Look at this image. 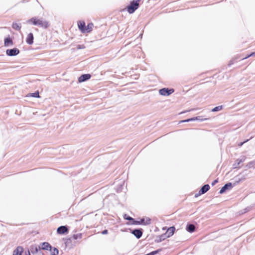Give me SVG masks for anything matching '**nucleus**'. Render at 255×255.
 Instances as JSON below:
<instances>
[{
  "instance_id": "13",
  "label": "nucleus",
  "mask_w": 255,
  "mask_h": 255,
  "mask_svg": "<svg viewBox=\"0 0 255 255\" xmlns=\"http://www.w3.org/2000/svg\"><path fill=\"white\" fill-rule=\"evenodd\" d=\"M41 249L44 250H48L51 249V246L47 242H44L40 245V249Z\"/></svg>"
},
{
  "instance_id": "4",
  "label": "nucleus",
  "mask_w": 255,
  "mask_h": 255,
  "mask_svg": "<svg viewBox=\"0 0 255 255\" xmlns=\"http://www.w3.org/2000/svg\"><path fill=\"white\" fill-rule=\"evenodd\" d=\"M19 53V50L16 48L13 49H7L6 51V54L8 56H13L17 55Z\"/></svg>"
},
{
  "instance_id": "10",
  "label": "nucleus",
  "mask_w": 255,
  "mask_h": 255,
  "mask_svg": "<svg viewBox=\"0 0 255 255\" xmlns=\"http://www.w3.org/2000/svg\"><path fill=\"white\" fill-rule=\"evenodd\" d=\"M91 78L90 74H83L78 78V81L79 82H84Z\"/></svg>"
},
{
  "instance_id": "20",
  "label": "nucleus",
  "mask_w": 255,
  "mask_h": 255,
  "mask_svg": "<svg viewBox=\"0 0 255 255\" xmlns=\"http://www.w3.org/2000/svg\"><path fill=\"white\" fill-rule=\"evenodd\" d=\"M195 226L193 224H190L188 225L186 228L187 231L190 233L193 232L195 231Z\"/></svg>"
},
{
  "instance_id": "6",
  "label": "nucleus",
  "mask_w": 255,
  "mask_h": 255,
  "mask_svg": "<svg viewBox=\"0 0 255 255\" xmlns=\"http://www.w3.org/2000/svg\"><path fill=\"white\" fill-rule=\"evenodd\" d=\"M246 158V156H243L241 157L240 158L237 159L236 160L235 163L233 164L234 168H238L241 163H242L245 161Z\"/></svg>"
},
{
  "instance_id": "32",
  "label": "nucleus",
  "mask_w": 255,
  "mask_h": 255,
  "mask_svg": "<svg viewBox=\"0 0 255 255\" xmlns=\"http://www.w3.org/2000/svg\"><path fill=\"white\" fill-rule=\"evenodd\" d=\"M85 48V46L83 44H82V45H78L77 46V49H84Z\"/></svg>"
},
{
  "instance_id": "3",
  "label": "nucleus",
  "mask_w": 255,
  "mask_h": 255,
  "mask_svg": "<svg viewBox=\"0 0 255 255\" xmlns=\"http://www.w3.org/2000/svg\"><path fill=\"white\" fill-rule=\"evenodd\" d=\"M174 92L173 89H168V88H163L159 91V93L161 95L167 96Z\"/></svg>"
},
{
  "instance_id": "17",
  "label": "nucleus",
  "mask_w": 255,
  "mask_h": 255,
  "mask_svg": "<svg viewBox=\"0 0 255 255\" xmlns=\"http://www.w3.org/2000/svg\"><path fill=\"white\" fill-rule=\"evenodd\" d=\"M210 189V186L208 184L204 185L199 191V194H204L207 192Z\"/></svg>"
},
{
  "instance_id": "5",
  "label": "nucleus",
  "mask_w": 255,
  "mask_h": 255,
  "mask_svg": "<svg viewBox=\"0 0 255 255\" xmlns=\"http://www.w3.org/2000/svg\"><path fill=\"white\" fill-rule=\"evenodd\" d=\"M135 224H142L144 225H149L150 224V219L146 217L140 220V221H134Z\"/></svg>"
},
{
  "instance_id": "12",
  "label": "nucleus",
  "mask_w": 255,
  "mask_h": 255,
  "mask_svg": "<svg viewBox=\"0 0 255 255\" xmlns=\"http://www.w3.org/2000/svg\"><path fill=\"white\" fill-rule=\"evenodd\" d=\"M175 230V228L174 227H171L168 229L165 234L167 236V238H169L173 235Z\"/></svg>"
},
{
  "instance_id": "9",
  "label": "nucleus",
  "mask_w": 255,
  "mask_h": 255,
  "mask_svg": "<svg viewBox=\"0 0 255 255\" xmlns=\"http://www.w3.org/2000/svg\"><path fill=\"white\" fill-rule=\"evenodd\" d=\"M68 232V229L66 226H62L59 227L57 230V232L59 234H64Z\"/></svg>"
},
{
  "instance_id": "35",
  "label": "nucleus",
  "mask_w": 255,
  "mask_h": 255,
  "mask_svg": "<svg viewBox=\"0 0 255 255\" xmlns=\"http://www.w3.org/2000/svg\"><path fill=\"white\" fill-rule=\"evenodd\" d=\"M248 140H247L246 141H244V142H241L239 144V146H241L245 142H246V141H247Z\"/></svg>"
},
{
  "instance_id": "22",
  "label": "nucleus",
  "mask_w": 255,
  "mask_h": 255,
  "mask_svg": "<svg viewBox=\"0 0 255 255\" xmlns=\"http://www.w3.org/2000/svg\"><path fill=\"white\" fill-rule=\"evenodd\" d=\"M82 238V234L81 233H79L77 234H75L73 236V238L74 240L81 239Z\"/></svg>"
},
{
  "instance_id": "28",
  "label": "nucleus",
  "mask_w": 255,
  "mask_h": 255,
  "mask_svg": "<svg viewBox=\"0 0 255 255\" xmlns=\"http://www.w3.org/2000/svg\"><path fill=\"white\" fill-rule=\"evenodd\" d=\"M30 96L35 97V98H39V94L38 92H36L35 93L31 94Z\"/></svg>"
},
{
  "instance_id": "8",
  "label": "nucleus",
  "mask_w": 255,
  "mask_h": 255,
  "mask_svg": "<svg viewBox=\"0 0 255 255\" xmlns=\"http://www.w3.org/2000/svg\"><path fill=\"white\" fill-rule=\"evenodd\" d=\"M23 252V248L21 246H18L13 251L12 255H21Z\"/></svg>"
},
{
  "instance_id": "18",
  "label": "nucleus",
  "mask_w": 255,
  "mask_h": 255,
  "mask_svg": "<svg viewBox=\"0 0 255 255\" xmlns=\"http://www.w3.org/2000/svg\"><path fill=\"white\" fill-rule=\"evenodd\" d=\"M78 28L80 30V31L82 33H83L84 30L85 28V26H86L85 22L82 21H79L78 23Z\"/></svg>"
},
{
  "instance_id": "19",
  "label": "nucleus",
  "mask_w": 255,
  "mask_h": 255,
  "mask_svg": "<svg viewBox=\"0 0 255 255\" xmlns=\"http://www.w3.org/2000/svg\"><path fill=\"white\" fill-rule=\"evenodd\" d=\"M4 44L5 46H8L9 45H12L13 42L9 37H7L5 38Z\"/></svg>"
},
{
  "instance_id": "31",
  "label": "nucleus",
  "mask_w": 255,
  "mask_h": 255,
  "mask_svg": "<svg viewBox=\"0 0 255 255\" xmlns=\"http://www.w3.org/2000/svg\"><path fill=\"white\" fill-rule=\"evenodd\" d=\"M198 118V119H197V121H204L206 120H208L209 118H204L202 119L200 116L197 117Z\"/></svg>"
},
{
  "instance_id": "36",
  "label": "nucleus",
  "mask_w": 255,
  "mask_h": 255,
  "mask_svg": "<svg viewBox=\"0 0 255 255\" xmlns=\"http://www.w3.org/2000/svg\"><path fill=\"white\" fill-rule=\"evenodd\" d=\"M26 255H30V252L28 251L27 254Z\"/></svg>"
},
{
  "instance_id": "24",
  "label": "nucleus",
  "mask_w": 255,
  "mask_h": 255,
  "mask_svg": "<svg viewBox=\"0 0 255 255\" xmlns=\"http://www.w3.org/2000/svg\"><path fill=\"white\" fill-rule=\"evenodd\" d=\"M50 250L51 251V255H58L59 251L57 249L54 248L53 250L51 249Z\"/></svg>"
},
{
  "instance_id": "11",
  "label": "nucleus",
  "mask_w": 255,
  "mask_h": 255,
  "mask_svg": "<svg viewBox=\"0 0 255 255\" xmlns=\"http://www.w3.org/2000/svg\"><path fill=\"white\" fill-rule=\"evenodd\" d=\"M33 35L32 33H29L26 37V42L27 44L31 45L33 43Z\"/></svg>"
},
{
  "instance_id": "30",
  "label": "nucleus",
  "mask_w": 255,
  "mask_h": 255,
  "mask_svg": "<svg viewBox=\"0 0 255 255\" xmlns=\"http://www.w3.org/2000/svg\"><path fill=\"white\" fill-rule=\"evenodd\" d=\"M251 56H255V52H253L251 54H250V55H248L247 56L242 58V59H246Z\"/></svg>"
},
{
  "instance_id": "23",
  "label": "nucleus",
  "mask_w": 255,
  "mask_h": 255,
  "mask_svg": "<svg viewBox=\"0 0 255 255\" xmlns=\"http://www.w3.org/2000/svg\"><path fill=\"white\" fill-rule=\"evenodd\" d=\"M197 119H198V118H197V117H196L192 118L191 119H188L187 120H183L181 122V123L189 122L191 121H197Z\"/></svg>"
},
{
  "instance_id": "15",
  "label": "nucleus",
  "mask_w": 255,
  "mask_h": 255,
  "mask_svg": "<svg viewBox=\"0 0 255 255\" xmlns=\"http://www.w3.org/2000/svg\"><path fill=\"white\" fill-rule=\"evenodd\" d=\"M132 234H133L137 239H139L142 235V232L140 230L135 229L132 232Z\"/></svg>"
},
{
  "instance_id": "16",
  "label": "nucleus",
  "mask_w": 255,
  "mask_h": 255,
  "mask_svg": "<svg viewBox=\"0 0 255 255\" xmlns=\"http://www.w3.org/2000/svg\"><path fill=\"white\" fill-rule=\"evenodd\" d=\"M93 24L92 23H89L87 26H85L83 33L90 32L93 28Z\"/></svg>"
},
{
  "instance_id": "29",
  "label": "nucleus",
  "mask_w": 255,
  "mask_h": 255,
  "mask_svg": "<svg viewBox=\"0 0 255 255\" xmlns=\"http://www.w3.org/2000/svg\"><path fill=\"white\" fill-rule=\"evenodd\" d=\"M124 218L126 220H129V221H133V219L129 216H128L127 214H125L124 215Z\"/></svg>"
},
{
  "instance_id": "26",
  "label": "nucleus",
  "mask_w": 255,
  "mask_h": 255,
  "mask_svg": "<svg viewBox=\"0 0 255 255\" xmlns=\"http://www.w3.org/2000/svg\"><path fill=\"white\" fill-rule=\"evenodd\" d=\"M222 106H217V107H216L215 108H214V109H213L212 110V112H217V111H220L222 109Z\"/></svg>"
},
{
  "instance_id": "21",
  "label": "nucleus",
  "mask_w": 255,
  "mask_h": 255,
  "mask_svg": "<svg viewBox=\"0 0 255 255\" xmlns=\"http://www.w3.org/2000/svg\"><path fill=\"white\" fill-rule=\"evenodd\" d=\"M12 27L15 30H20L21 28V24L20 23L13 22L12 24Z\"/></svg>"
},
{
  "instance_id": "33",
  "label": "nucleus",
  "mask_w": 255,
  "mask_h": 255,
  "mask_svg": "<svg viewBox=\"0 0 255 255\" xmlns=\"http://www.w3.org/2000/svg\"><path fill=\"white\" fill-rule=\"evenodd\" d=\"M218 182V180H215L212 183V185H215L217 182Z\"/></svg>"
},
{
  "instance_id": "7",
  "label": "nucleus",
  "mask_w": 255,
  "mask_h": 255,
  "mask_svg": "<svg viewBox=\"0 0 255 255\" xmlns=\"http://www.w3.org/2000/svg\"><path fill=\"white\" fill-rule=\"evenodd\" d=\"M232 188V184L231 183H228L225 184L220 190V193L223 194L227 190L231 189Z\"/></svg>"
},
{
  "instance_id": "25",
  "label": "nucleus",
  "mask_w": 255,
  "mask_h": 255,
  "mask_svg": "<svg viewBox=\"0 0 255 255\" xmlns=\"http://www.w3.org/2000/svg\"><path fill=\"white\" fill-rule=\"evenodd\" d=\"M167 238V237L165 234H163L160 236L159 239V240L157 241V242H160L162 241L165 240Z\"/></svg>"
},
{
  "instance_id": "34",
  "label": "nucleus",
  "mask_w": 255,
  "mask_h": 255,
  "mask_svg": "<svg viewBox=\"0 0 255 255\" xmlns=\"http://www.w3.org/2000/svg\"><path fill=\"white\" fill-rule=\"evenodd\" d=\"M102 234L103 235H105V234H108V230H104L102 232Z\"/></svg>"
},
{
  "instance_id": "1",
  "label": "nucleus",
  "mask_w": 255,
  "mask_h": 255,
  "mask_svg": "<svg viewBox=\"0 0 255 255\" xmlns=\"http://www.w3.org/2000/svg\"><path fill=\"white\" fill-rule=\"evenodd\" d=\"M31 22L33 25H39L44 28L48 26V23L46 21L43 20L42 19H37L36 17H32L27 21V23Z\"/></svg>"
},
{
  "instance_id": "27",
  "label": "nucleus",
  "mask_w": 255,
  "mask_h": 255,
  "mask_svg": "<svg viewBox=\"0 0 255 255\" xmlns=\"http://www.w3.org/2000/svg\"><path fill=\"white\" fill-rule=\"evenodd\" d=\"M255 165V161H253L249 162L248 163V164L247 165V166L248 168H250L253 167Z\"/></svg>"
},
{
  "instance_id": "2",
  "label": "nucleus",
  "mask_w": 255,
  "mask_h": 255,
  "mask_svg": "<svg viewBox=\"0 0 255 255\" xmlns=\"http://www.w3.org/2000/svg\"><path fill=\"white\" fill-rule=\"evenodd\" d=\"M140 0H133L130 2L129 5L127 7V10L130 14L133 13L139 6V1Z\"/></svg>"
},
{
  "instance_id": "14",
  "label": "nucleus",
  "mask_w": 255,
  "mask_h": 255,
  "mask_svg": "<svg viewBox=\"0 0 255 255\" xmlns=\"http://www.w3.org/2000/svg\"><path fill=\"white\" fill-rule=\"evenodd\" d=\"M30 252L34 255L35 254H37L38 252V251L40 250V247H37L35 245H32L30 246Z\"/></svg>"
}]
</instances>
